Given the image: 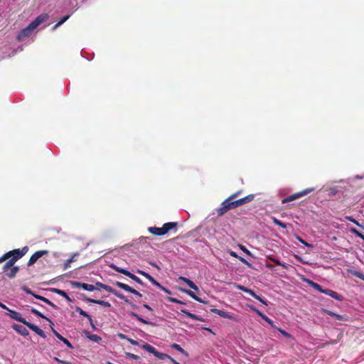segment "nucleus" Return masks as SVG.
<instances>
[{
    "instance_id": "54",
    "label": "nucleus",
    "mask_w": 364,
    "mask_h": 364,
    "mask_svg": "<svg viewBox=\"0 0 364 364\" xmlns=\"http://www.w3.org/2000/svg\"><path fill=\"white\" fill-rule=\"evenodd\" d=\"M256 299L259 301L261 303H262L263 304L267 306V301L264 300V299H262L261 296H259V295L256 297Z\"/></svg>"
},
{
    "instance_id": "3",
    "label": "nucleus",
    "mask_w": 364,
    "mask_h": 364,
    "mask_svg": "<svg viewBox=\"0 0 364 364\" xmlns=\"http://www.w3.org/2000/svg\"><path fill=\"white\" fill-rule=\"evenodd\" d=\"M178 226V223L176 222H169L164 223L161 228L157 227H149L148 231L152 235L161 236L166 234L169 230L176 229Z\"/></svg>"
},
{
    "instance_id": "14",
    "label": "nucleus",
    "mask_w": 364,
    "mask_h": 364,
    "mask_svg": "<svg viewBox=\"0 0 364 364\" xmlns=\"http://www.w3.org/2000/svg\"><path fill=\"white\" fill-rule=\"evenodd\" d=\"M84 301L89 302V303L97 304L105 306V307L111 306L110 303H109L108 301H103V300H97V299H91L89 297H85Z\"/></svg>"
},
{
    "instance_id": "56",
    "label": "nucleus",
    "mask_w": 364,
    "mask_h": 364,
    "mask_svg": "<svg viewBox=\"0 0 364 364\" xmlns=\"http://www.w3.org/2000/svg\"><path fill=\"white\" fill-rule=\"evenodd\" d=\"M279 332L284 335L285 337L287 338H290L291 337V335L290 333H287V331H285L284 330H282V329H280L279 330Z\"/></svg>"
},
{
    "instance_id": "36",
    "label": "nucleus",
    "mask_w": 364,
    "mask_h": 364,
    "mask_svg": "<svg viewBox=\"0 0 364 364\" xmlns=\"http://www.w3.org/2000/svg\"><path fill=\"white\" fill-rule=\"evenodd\" d=\"M350 231L353 233L355 235H356L357 237L363 239L364 240V235L360 232L357 229L354 228H351L350 229Z\"/></svg>"
},
{
    "instance_id": "33",
    "label": "nucleus",
    "mask_w": 364,
    "mask_h": 364,
    "mask_svg": "<svg viewBox=\"0 0 364 364\" xmlns=\"http://www.w3.org/2000/svg\"><path fill=\"white\" fill-rule=\"evenodd\" d=\"M82 289L86 291H92L94 290L98 289V287H95V286L92 284L84 283Z\"/></svg>"
},
{
    "instance_id": "58",
    "label": "nucleus",
    "mask_w": 364,
    "mask_h": 364,
    "mask_svg": "<svg viewBox=\"0 0 364 364\" xmlns=\"http://www.w3.org/2000/svg\"><path fill=\"white\" fill-rule=\"evenodd\" d=\"M265 266L267 268H268L270 270H274V266L272 264L269 263V262H267L265 264Z\"/></svg>"
},
{
    "instance_id": "42",
    "label": "nucleus",
    "mask_w": 364,
    "mask_h": 364,
    "mask_svg": "<svg viewBox=\"0 0 364 364\" xmlns=\"http://www.w3.org/2000/svg\"><path fill=\"white\" fill-rule=\"evenodd\" d=\"M239 247L241 250H242L245 253H246L247 255H250V256H252V253L250 250H248L244 245H239Z\"/></svg>"
},
{
    "instance_id": "57",
    "label": "nucleus",
    "mask_w": 364,
    "mask_h": 364,
    "mask_svg": "<svg viewBox=\"0 0 364 364\" xmlns=\"http://www.w3.org/2000/svg\"><path fill=\"white\" fill-rule=\"evenodd\" d=\"M127 356L132 358V359H134V360H137L139 357L136 355H134L133 353H127Z\"/></svg>"
},
{
    "instance_id": "63",
    "label": "nucleus",
    "mask_w": 364,
    "mask_h": 364,
    "mask_svg": "<svg viewBox=\"0 0 364 364\" xmlns=\"http://www.w3.org/2000/svg\"><path fill=\"white\" fill-rule=\"evenodd\" d=\"M143 306H144V308H146V309H148V310H149V311H153V309H152L151 308V306H149L148 304H144L143 305Z\"/></svg>"
},
{
    "instance_id": "55",
    "label": "nucleus",
    "mask_w": 364,
    "mask_h": 364,
    "mask_svg": "<svg viewBox=\"0 0 364 364\" xmlns=\"http://www.w3.org/2000/svg\"><path fill=\"white\" fill-rule=\"evenodd\" d=\"M158 287L160 289H161L163 291H164L165 293L171 294V291L169 289H168L167 288L163 287L161 284V287Z\"/></svg>"
},
{
    "instance_id": "64",
    "label": "nucleus",
    "mask_w": 364,
    "mask_h": 364,
    "mask_svg": "<svg viewBox=\"0 0 364 364\" xmlns=\"http://www.w3.org/2000/svg\"><path fill=\"white\" fill-rule=\"evenodd\" d=\"M173 364H180L178 362H177L176 360H174L173 358L171 357V358H168Z\"/></svg>"
},
{
    "instance_id": "12",
    "label": "nucleus",
    "mask_w": 364,
    "mask_h": 364,
    "mask_svg": "<svg viewBox=\"0 0 364 364\" xmlns=\"http://www.w3.org/2000/svg\"><path fill=\"white\" fill-rule=\"evenodd\" d=\"M12 328L21 336H27L29 335L28 331L22 325L14 323Z\"/></svg>"
},
{
    "instance_id": "35",
    "label": "nucleus",
    "mask_w": 364,
    "mask_h": 364,
    "mask_svg": "<svg viewBox=\"0 0 364 364\" xmlns=\"http://www.w3.org/2000/svg\"><path fill=\"white\" fill-rule=\"evenodd\" d=\"M156 357H157L160 360H165V359H168V358H171V356L166 354V353H160L159 351H156V354L154 355Z\"/></svg>"
},
{
    "instance_id": "30",
    "label": "nucleus",
    "mask_w": 364,
    "mask_h": 364,
    "mask_svg": "<svg viewBox=\"0 0 364 364\" xmlns=\"http://www.w3.org/2000/svg\"><path fill=\"white\" fill-rule=\"evenodd\" d=\"M52 291L63 296L64 298H65L68 301H71V299L70 298V296L68 295V294L64 291L63 290H61V289H52Z\"/></svg>"
},
{
    "instance_id": "10",
    "label": "nucleus",
    "mask_w": 364,
    "mask_h": 364,
    "mask_svg": "<svg viewBox=\"0 0 364 364\" xmlns=\"http://www.w3.org/2000/svg\"><path fill=\"white\" fill-rule=\"evenodd\" d=\"M114 285L118 287L119 288L128 291L129 293H132L137 296L141 297L142 295L140 292H139L137 290L134 289V288L131 287L128 284H126L124 283L120 282H115Z\"/></svg>"
},
{
    "instance_id": "32",
    "label": "nucleus",
    "mask_w": 364,
    "mask_h": 364,
    "mask_svg": "<svg viewBox=\"0 0 364 364\" xmlns=\"http://www.w3.org/2000/svg\"><path fill=\"white\" fill-rule=\"evenodd\" d=\"M143 348L145 350H146L151 353H153L154 355H155L156 352L157 351L154 347H153L152 346L147 344V343H146L143 346Z\"/></svg>"
},
{
    "instance_id": "1",
    "label": "nucleus",
    "mask_w": 364,
    "mask_h": 364,
    "mask_svg": "<svg viewBox=\"0 0 364 364\" xmlns=\"http://www.w3.org/2000/svg\"><path fill=\"white\" fill-rule=\"evenodd\" d=\"M28 251V247L27 246L23 247L22 249H16L11 251H9L4 255H3L0 257V263L9 259L6 263L3 265L2 269L4 272L7 271L9 269L14 267V264L16 262L24 256Z\"/></svg>"
},
{
    "instance_id": "34",
    "label": "nucleus",
    "mask_w": 364,
    "mask_h": 364,
    "mask_svg": "<svg viewBox=\"0 0 364 364\" xmlns=\"http://www.w3.org/2000/svg\"><path fill=\"white\" fill-rule=\"evenodd\" d=\"M268 258L272 262H273L275 264L282 266L284 269H287L288 268V266L286 264L281 262L279 260H278V259H275V258H274L272 257H269Z\"/></svg>"
},
{
    "instance_id": "37",
    "label": "nucleus",
    "mask_w": 364,
    "mask_h": 364,
    "mask_svg": "<svg viewBox=\"0 0 364 364\" xmlns=\"http://www.w3.org/2000/svg\"><path fill=\"white\" fill-rule=\"evenodd\" d=\"M273 220V223L276 225H278L282 228H287V225L284 223H282V221H280L279 220H278L277 218H273L272 219Z\"/></svg>"
},
{
    "instance_id": "41",
    "label": "nucleus",
    "mask_w": 364,
    "mask_h": 364,
    "mask_svg": "<svg viewBox=\"0 0 364 364\" xmlns=\"http://www.w3.org/2000/svg\"><path fill=\"white\" fill-rule=\"evenodd\" d=\"M262 318L267 323H268L272 326H274V322L272 320H271L269 318H268L265 314H264L262 317Z\"/></svg>"
},
{
    "instance_id": "22",
    "label": "nucleus",
    "mask_w": 364,
    "mask_h": 364,
    "mask_svg": "<svg viewBox=\"0 0 364 364\" xmlns=\"http://www.w3.org/2000/svg\"><path fill=\"white\" fill-rule=\"evenodd\" d=\"M178 279L185 282L190 288L194 289L195 291L199 290L198 286L189 279L185 277H180Z\"/></svg>"
},
{
    "instance_id": "40",
    "label": "nucleus",
    "mask_w": 364,
    "mask_h": 364,
    "mask_svg": "<svg viewBox=\"0 0 364 364\" xmlns=\"http://www.w3.org/2000/svg\"><path fill=\"white\" fill-rule=\"evenodd\" d=\"M22 289L26 292L28 294H31L33 296H34V295H37L36 294H35L33 291H32V290L31 289H29L28 287H26V286H23L22 287Z\"/></svg>"
},
{
    "instance_id": "46",
    "label": "nucleus",
    "mask_w": 364,
    "mask_h": 364,
    "mask_svg": "<svg viewBox=\"0 0 364 364\" xmlns=\"http://www.w3.org/2000/svg\"><path fill=\"white\" fill-rule=\"evenodd\" d=\"M237 259L241 262H242L243 264H246L247 267H252V264L247 262L245 258L239 256V257H237Z\"/></svg>"
},
{
    "instance_id": "44",
    "label": "nucleus",
    "mask_w": 364,
    "mask_h": 364,
    "mask_svg": "<svg viewBox=\"0 0 364 364\" xmlns=\"http://www.w3.org/2000/svg\"><path fill=\"white\" fill-rule=\"evenodd\" d=\"M83 284L84 283H81L80 282H71L72 286L75 288H82Z\"/></svg>"
},
{
    "instance_id": "19",
    "label": "nucleus",
    "mask_w": 364,
    "mask_h": 364,
    "mask_svg": "<svg viewBox=\"0 0 364 364\" xmlns=\"http://www.w3.org/2000/svg\"><path fill=\"white\" fill-rule=\"evenodd\" d=\"M180 290L182 291V292H184L186 293V294H188L189 296H191L192 299H193L194 300L200 302V303H205V301L200 297H198L193 291H192L191 290H189V289H183V288H180Z\"/></svg>"
},
{
    "instance_id": "52",
    "label": "nucleus",
    "mask_w": 364,
    "mask_h": 364,
    "mask_svg": "<svg viewBox=\"0 0 364 364\" xmlns=\"http://www.w3.org/2000/svg\"><path fill=\"white\" fill-rule=\"evenodd\" d=\"M247 293L249 294L250 296L256 299V297L258 296L253 290L252 289H247Z\"/></svg>"
},
{
    "instance_id": "17",
    "label": "nucleus",
    "mask_w": 364,
    "mask_h": 364,
    "mask_svg": "<svg viewBox=\"0 0 364 364\" xmlns=\"http://www.w3.org/2000/svg\"><path fill=\"white\" fill-rule=\"evenodd\" d=\"M138 274L144 276V277H146V279H148L153 284H154L155 286H156L157 287H161V284L159 283L152 276H151L149 274L142 271V270H140V269H138L137 272H136Z\"/></svg>"
},
{
    "instance_id": "15",
    "label": "nucleus",
    "mask_w": 364,
    "mask_h": 364,
    "mask_svg": "<svg viewBox=\"0 0 364 364\" xmlns=\"http://www.w3.org/2000/svg\"><path fill=\"white\" fill-rule=\"evenodd\" d=\"M75 311L79 313L80 315L83 316L84 317L87 318L93 329H95V326L94 324L93 320L92 317L85 311H83L81 308L76 306Z\"/></svg>"
},
{
    "instance_id": "45",
    "label": "nucleus",
    "mask_w": 364,
    "mask_h": 364,
    "mask_svg": "<svg viewBox=\"0 0 364 364\" xmlns=\"http://www.w3.org/2000/svg\"><path fill=\"white\" fill-rule=\"evenodd\" d=\"M237 259L241 262H242L243 264H246L247 267H252V264L247 262L245 258L239 256V257H237Z\"/></svg>"
},
{
    "instance_id": "2",
    "label": "nucleus",
    "mask_w": 364,
    "mask_h": 364,
    "mask_svg": "<svg viewBox=\"0 0 364 364\" xmlns=\"http://www.w3.org/2000/svg\"><path fill=\"white\" fill-rule=\"evenodd\" d=\"M9 313L7 315L12 319L16 320L18 322H21L26 325L27 327H28L31 330L34 331L36 334H38L39 336H41L43 338H46V335L43 332V330H41L38 326L36 325L30 323L27 321L24 318H23L21 314L14 310L8 309Z\"/></svg>"
},
{
    "instance_id": "61",
    "label": "nucleus",
    "mask_w": 364,
    "mask_h": 364,
    "mask_svg": "<svg viewBox=\"0 0 364 364\" xmlns=\"http://www.w3.org/2000/svg\"><path fill=\"white\" fill-rule=\"evenodd\" d=\"M237 287H238L239 289H240L242 291L246 292V293H247V291L248 289L247 288H246V287H245L243 286H241V285H239Z\"/></svg>"
},
{
    "instance_id": "13",
    "label": "nucleus",
    "mask_w": 364,
    "mask_h": 364,
    "mask_svg": "<svg viewBox=\"0 0 364 364\" xmlns=\"http://www.w3.org/2000/svg\"><path fill=\"white\" fill-rule=\"evenodd\" d=\"M53 325L50 324V328L54 333V335L61 341H63L68 348H73V345L71 343L65 338H64L63 336H61L57 331L55 330V328L53 327Z\"/></svg>"
},
{
    "instance_id": "49",
    "label": "nucleus",
    "mask_w": 364,
    "mask_h": 364,
    "mask_svg": "<svg viewBox=\"0 0 364 364\" xmlns=\"http://www.w3.org/2000/svg\"><path fill=\"white\" fill-rule=\"evenodd\" d=\"M346 219H347L348 220H349V221H350V222H352V223H355V225H357L360 226V227H363L361 225H360V224H359V223H358L356 220H355V219H354L353 217H351V216H348V217H346Z\"/></svg>"
},
{
    "instance_id": "51",
    "label": "nucleus",
    "mask_w": 364,
    "mask_h": 364,
    "mask_svg": "<svg viewBox=\"0 0 364 364\" xmlns=\"http://www.w3.org/2000/svg\"><path fill=\"white\" fill-rule=\"evenodd\" d=\"M247 293L249 294L250 296L256 299V297L258 296L253 290L252 289H247Z\"/></svg>"
},
{
    "instance_id": "50",
    "label": "nucleus",
    "mask_w": 364,
    "mask_h": 364,
    "mask_svg": "<svg viewBox=\"0 0 364 364\" xmlns=\"http://www.w3.org/2000/svg\"><path fill=\"white\" fill-rule=\"evenodd\" d=\"M240 193H241V191H237V192L231 194L228 198H230V199L235 200L234 199L236 198Z\"/></svg>"
},
{
    "instance_id": "23",
    "label": "nucleus",
    "mask_w": 364,
    "mask_h": 364,
    "mask_svg": "<svg viewBox=\"0 0 364 364\" xmlns=\"http://www.w3.org/2000/svg\"><path fill=\"white\" fill-rule=\"evenodd\" d=\"M181 311L183 314H185L186 316H188V318H190L193 320L203 321V318H200L196 314H192V313L188 311L186 309H181Z\"/></svg>"
},
{
    "instance_id": "8",
    "label": "nucleus",
    "mask_w": 364,
    "mask_h": 364,
    "mask_svg": "<svg viewBox=\"0 0 364 364\" xmlns=\"http://www.w3.org/2000/svg\"><path fill=\"white\" fill-rule=\"evenodd\" d=\"M34 30V28H33L29 23V25L26 27L25 28L22 29L17 36V40L19 42L23 41L27 37H28L32 31Z\"/></svg>"
},
{
    "instance_id": "4",
    "label": "nucleus",
    "mask_w": 364,
    "mask_h": 364,
    "mask_svg": "<svg viewBox=\"0 0 364 364\" xmlns=\"http://www.w3.org/2000/svg\"><path fill=\"white\" fill-rule=\"evenodd\" d=\"M235 204L233 200L228 198L222 203L221 206L217 209V214L218 216H222L225 214L228 210L235 208Z\"/></svg>"
},
{
    "instance_id": "27",
    "label": "nucleus",
    "mask_w": 364,
    "mask_h": 364,
    "mask_svg": "<svg viewBox=\"0 0 364 364\" xmlns=\"http://www.w3.org/2000/svg\"><path fill=\"white\" fill-rule=\"evenodd\" d=\"M31 312L33 313V314L42 318H44L46 319V321H48L51 325H53V323L52 322V321L48 318V317H46V316H44L43 314H41L40 311H38L37 309H34V308H31Z\"/></svg>"
},
{
    "instance_id": "16",
    "label": "nucleus",
    "mask_w": 364,
    "mask_h": 364,
    "mask_svg": "<svg viewBox=\"0 0 364 364\" xmlns=\"http://www.w3.org/2000/svg\"><path fill=\"white\" fill-rule=\"evenodd\" d=\"M48 18L47 14L38 16L31 23L33 28H36L41 23L45 21Z\"/></svg>"
},
{
    "instance_id": "28",
    "label": "nucleus",
    "mask_w": 364,
    "mask_h": 364,
    "mask_svg": "<svg viewBox=\"0 0 364 364\" xmlns=\"http://www.w3.org/2000/svg\"><path fill=\"white\" fill-rule=\"evenodd\" d=\"M87 338H88L90 340L98 343L102 340V338L96 334H90L89 332L85 331V333Z\"/></svg>"
},
{
    "instance_id": "43",
    "label": "nucleus",
    "mask_w": 364,
    "mask_h": 364,
    "mask_svg": "<svg viewBox=\"0 0 364 364\" xmlns=\"http://www.w3.org/2000/svg\"><path fill=\"white\" fill-rule=\"evenodd\" d=\"M167 299L171 301V302H173V303H176V304H184L182 301L181 300H178L176 298H173V297H168Z\"/></svg>"
},
{
    "instance_id": "62",
    "label": "nucleus",
    "mask_w": 364,
    "mask_h": 364,
    "mask_svg": "<svg viewBox=\"0 0 364 364\" xmlns=\"http://www.w3.org/2000/svg\"><path fill=\"white\" fill-rule=\"evenodd\" d=\"M0 307L5 310H7V311H8V309H9L5 304L1 303V301H0Z\"/></svg>"
},
{
    "instance_id": "60",
    "label": "nucleus",
    "mask_w": 364,
    "mask_h": 364,
    "mask_svg": "<svg viewBox=\"0 0 364 364\" xmlns=\"http://www.w3.org/2000/svg\"><path fill=\"white\" fill-rule=\"evenodd\" d=\"M127 341H128L131 344H132V345L136 346V345H137V344H138V342H137L136 341L133 340V339H132V338H127Z\"/></svg>"
},
{
    "instance_id": "29",
    "label": "nucleus",
    "mask_w": 364,
    "mask_h": 364,
    "mask_svg": "<svg viewBox=\"0 0 364 364\" xmlns=\"http://www.w3.org/2000/svg\"><path fill=\"white\" fill-rule=\"evenodd\" d=\"M171 347L173 349H176V350L179 351L186 357L188 356V353L187 351H186L181 346L177 343H173L171 345Z\"/></svg>"
},
{
    "instance_id": "21",
    "label": "nucleus",
    "mask_w": 364,
    "mask_h": 364,
    "mask_svg": "<svg viewBox=\"0 0 364 364\" xmlns=\"http://www.w3.org/2000/svg\"><path fill=\"white\" fill-rule=\"evenodd\" d=\"M18 271H19V267L14 266V267H12L11 268L9 269L7 271H5L4 272L9 278L12 279L16 276Z\"/></svg>"
},
{
    "instance_id": "9",
    "label": "nucleus",
    "mask_w": 364,
    "mask_h": 364,
    "mask_svg": "<svg viewBox=\"0 0 364 364\" xmlns=\"http://www.w3.org/2000/svg\"><path fill=\"white\" fill-rule=\"evenodd\" d=\"M210 311L212 313L219 315L222 318H228V319L232 320L235 321H238V319L236 318V316L232 313H229V312H227V311H225L223 310H220L218 309H210Z\"/></svg>"
},
{
    "instance_id": "53",
    "label": "nucleus",
    "mask_w": 364,
    "mask_h": 364,
    "mask_svg": "<svg viewBox=\"0 0 364 364\" xmlns=\"http://www.w3.org/2000/svg\"><path fill=\"white\" fill-rule=\"evenodd\" d=\"M126 303L129 304L133 309H136L137 306L136 304H133L132 302H131L129 299H127V297L125 296V300H124Z\"/></svg>"
},
{
    "instance_id": "59",
    "label": "nucleus",
    "mask_w": 364,
    "mask_h": 364,
    "mask_svg": "<svg viewBox=\"0 0 364 364\" xmlns=\"http://www.w3.org/2000/svg\"><path fill=\"white\" fill-rule=\"evenodd\" d=\"M229 253H230V256H232L235 258L237 259V257H239V255L234 251H230Z\"/></svg>"
},
{
    "instance_id": "25",
    "label": "nucleus",
    "mask_w": 364,
    "mask_h": 364,
    "mask_svg": "<svg viewBox=\"0 0 364 364\" xmlns=\"http://www.w3.org/2000/svg\"><path fill=\"white\" fill-rule=\"evenodd\" d=\"M34 297L37 299H39V300L46 303L47 304H48L49 306H52L54 309H58V307L55 304H53L51 301H50L49 299H48L47 298H46L44 296L37 294V295H34Z\"/></svg>"
},
{
    "instance_id": "11",
    "label": "nucleus",
    "mask_w": 364,
    "mask_h": 364,
    "mask_svg": "<svg viewBox=\"0 0 364 364\" xmlns=\"http://www.w3.org/2000/svg\"><path fill=\"white\" fill-rule=\"evenodd\" d=\"M254 198H255V195L250 194L242 198H240L238 200H235L234 202H235L236 208H237L239 206H241L244 204H246V203H248L254 200Z\"/></svg>"
},
{
    "instance_id": "38",
    "label": "nucleus",
    "mask_w": 364,
    "mask_h": 364,
    "mask_svg": "<svg viewBox=\"0 0 364 364\" xmlns=\"http://www.w3.org/2000/svg\"><path fill=\"white\" fill-rule=\"evenodd\" d=\"M70 18V16L68 15V16H64L63 18H62L53 27V28L55 29L58 26H60L61 24H63L64 22H65L68 18Z\"/></svg>"
},
{
    "instance_id": "31",
    "label": "nucleus",
    "mask_w": 364,
    "mask_h": 364,
    "mask_svg": "<svg viewBox=\"0 0 364 364\" xmlns=\"http://www.w3.org/2000/svg\"><path fill=\"white\" fill-rule=\"evenodd\" d=\"M309 284L311 285V287H313L315 290H317L321 293H323V291L324 289L318 284L315 283L312 281H309Z\"/></svg>"
},
{
    "instance_id": "24",
    "label": "nucleus",
    "mask_w": 364,
    "mask_h": 364,
    "mask_svg": "<svg viewBox=\"0 0 364 364\" xmlns=\"http://www.w3.org/2000/svg\"><path fill=\"white\" fill-rule=\"evenodd\" d=\"M110 267H112V269H113L114 270H115L116 272H117L119 273H121L127 277H131L130 276L131 272L125 269L119 267L115 264H112Z\"/></svg>"
},
{
    "instance_id": "39",
    "label": "nucleus",
    "mask_w": 364,
    "mask_h": 364,
    "mask_svg": "<svg viewBox=\"0 0 364 364\" xmlns=\"http://www.w3.org/2000/svg\"><path fill=\"white\" fill-rule=\"evenodd\" d=\"M130 276L131 277H129L130 279H132V280L135 281L136 282H137L138 284H139L141 285H144V282L140 279V278L136 277L135 274L131 273Z\"/></svg>"
},
{
    "instance_id": "26",
    "label": "nucleus",
    "mask_w": 364,
    "mask_h": 364,
    "mask_svg": "<svg viewBox=\"0 0 364 364\" xmlns=\"http://www.w3.org/2000/svg\"><path fill=\"white\" fill-rule=\"evenodd\" d=\"M132 316L136 318L139 321L144 323V324H148V325H151L152 326H155V324L152 322H150V321H148L145 319H144L143 318H141L140 316H139L137 314H136L135 312H130L129 314Z\"/></svg>"
},
{
    "instance_id": "47",
    "label": "nucleus",
    "mask_w": 364,
    "mask_h": 364,
    "mask_svg": "<svg viewBox=\"0 0 364 364\" xmlns=\"http://www.w3.org/2000/svg\"><path fill=\"white\" fill-rule=\"evenodd\" d=\"M354 276H355L356 277L362 279L364 281V274L360 272H354L353 274Z\"/></svg>"
},
{
    "instance_id": "6",
    "label": "nucleus",
    "mask_w": 364,
    "mask_h": 364,
    "mask_svg": "<svg viewBox=\"0 0 364 364\" xmlns=\"http://www.w3.org/2000/svg\"><path fill=\"white\" fill-rule=\"evenodd\" d=\"M95 287H98L97 290H99L101 288V289H105L107 291L114 294V296H116L119 299H120L122 300H125V296L124 295H123L122 294H121L118 291L114 289L112 287H111L109 285H107V284H105L101 283L100 282H97L95 284Z\"/></svg>"
},
{
    "instance_id": "18",
    "label": "nucleus",
    "mask_w": 364,
    "mask_h": 364,
    "mask_svg": "<svg viewBox=\"0 0 364 364\" xmlns=\"http://www.w3.org/2000/svg\"><path fill=\"white\" fill-rule=\"evenodd\" d=\"M323 294L328 295L338 301H341L343 299L342 296H341L337 292H336L331 289H324V290L323 291Z\"/></svg>"
},
{
    "instance_id": "48",
    "label": "nucleus",
    "mask_w": 364,
    "mask_h": 364,
    "mask_svg": "<svg viewBox=\"0 0 364 364\" xmlns=\"http://www.w3.org/2000/svg\"><path fill=\"white\" fill-rule=\"evenodd\" d=\"M297 240L303 245H304L306 247H311L312 245L309 243H308L307 242H306L305 240H304L302 238H301L300 237H297Z\"/></svg>"
},
{
    "instance_id": "20",
    "label": "nucleus",
    "mask_w": 364,
    "mask_h": 364,
    "mask_svg": "<svg viewBox=\"0 0 364 364\" xmlns=\"http://www.w3.org/2000/svg\"><path fill=\"white\" fill-rule=\"evenodd\" d=\"M323 311L326 313L328 315L334 317L336 320L339 321H347V317L343 315L338 314L336 313L333 312L331 310L323 309Z\"/></svg>"
},
{
    "instance_id": "7",
    "label": "nucleus",
    "mask_w": 364,
    "mask_h": 364,
    "mask_svg": "<svg viewBox=\"0 0 364 364\" xmlns=\"http://www.w3.org/2000/svg\"><path fill=\"white\" fill-rule=\"evenodd\" d=\"M48 253H49V252L46 250L36 251L31 256V257L27 263V265L28 266L33 265L38 261V259H40L41 257H42L45 255H48Z\"/></svg>"
},
{
    "instance_id": "5",
    "label": "nucleus",
    "mask_w": 364,
    "mask_h": 364,
    "mask_svg": "<svg viewBox=\"0 0 364 364\" xmlns=\"http://www.w3.org/2000/svg\"><path fill=\"white\" fill-rule=\"evenodd\" d=\"M314 191V188H306L301 191H299V192H297V193H295L284 199H282V204H284V203H289V202H291V201H293L294 200H296V199H299L309 193H310L311 192Z\"/></svg>"
}]
</instances>
